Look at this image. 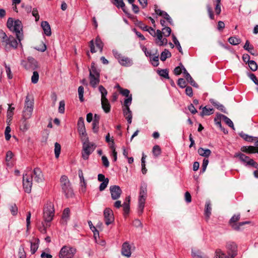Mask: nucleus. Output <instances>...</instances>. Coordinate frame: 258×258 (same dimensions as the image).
<instances>
[{"label": "nucleus", "mask_w": 258, "mask_h": 258, "mask_svg": "<svg viewBox=\"0 0 258 258\" xmlns=\"http://www.w3.org/2000/svg\"><path fill=\"white\" fill-rule=\"evenodd\" d=\"M7 25L10 30L16 33L17 38L20 42L23 38V26L21 21L18 19L14 21L13 18H9L7 21Z\"/></svg>", "instance_id": "1"}, {"label": "nucleus", "mask_w": 258, "mask_h": 258, "mask_svg": "<svg viewBox=\"0 0 258 258\" xmlns=\"http://www.w3.org/2000/svg\"><path fill=\"white\" fill-rule=\"evenodd\" d=\"M60 183L62 192L68 198L72 197L74 193L70 181L66 175H62L60 179Z\"/></svg>", "instance_id": "2"}, {"label": "nucleus", "mask_w": 258, "mask_h": 258, "mask_svg": "<svg viewBox=\"0 0 258 258\" xmlns=\"http://www.w3.org/2000/svg\"><path fill=\"white\" fill-rule=\"evenodd\" d=\"M54 215L53 204L48 201L44 205L43 209V218L45 222H50L53 219Z\"/></svg>", "instance_id": "3"}, {"label": "nucleus", "mask_w": 258, "mask_h": 258, "mask_svg": "<svg viewBox=\"0 0 258 258\" xmlns=\"http://www.w3.org/2000/svg\"><path fill=\"white\" fill-rule=\"evenodd\" d=\"M147 187L144 184L140 187L139 201H138V214L141 215L144 211L145 201L147 197Z\"/></svg>", "instance_id": "4"}, {"label": "nucleus", "mask_w": 258, "mask_h": 258, "mask_svg": "<svg viewBox=\"0 0 258 258\" xmlns=\"http://www.w3.org/2000/svg\"><path fill=\"white\" fill-rule=\"evenodd\" d=\"M98 89L101 94V101L102 108L105 113H108L110 111V105L106 98L107 91L102 85L99 86Z\"/></svg>", "instance_id": "5"}, {"label": "nucleus", "mask_w": 258, "mask_h": 258, "mask_svg": "<svg viewBox=\"0 0 258 258\" xmlns=\"http://www.w3.org/2000/svg\"><path fill=\"white\" fill-rule=\"evenodd\" d=\"M33 102L30 101L29 96H27L22 117L27 119L30 118L33 111Z\"/></svg>", "instance_id": "6"}, {"label": "nucleus", "mask_w": 258, "mask_h": 258, "mask_svg": "<svg viewBox=\"0 0 258 258\" xmlns=\"http://www.w3.org/2000/svg\"><path fill=\"white\" fill-rule=\"evenodd\" d=\"M113 54L114 56L118 60V62L122 66L130 67L133 64L131 58L122 55L116 50H113Z\"/></svg>", "instance_id": "7"}, {"label": "nucleus", "mask_w": 258, "mask_h": 258, "mask_svg": "<svg viewBox=\"0 0 258 258\" xmlns=\"http://www.w3.org/2000/svg\"><path fill=\"white\" fill-rule=\"evenodd\" d=\"M96 145L89 141L84 142L83 144V150L82 156L84 160H87L89 155L94 151Z\"/></svg>", "instance_id": "8"}, {"label": "nucleus", "mask_w": 258, "mask_h": 258, "mask_svg": "<svg viewBox=\"0 0 258 258\" xmlns=\"http://www.w3.org/2000/svg\"><path fill=\"white\" fill-rule=\"evenodd\" d=\"M1 43V46L3 47L6 51H8L11 48H17L18 44L17 41L12 36H7Z\"/></svg>", "instance_id": "9"}, {"label": "nucleus", "mask_w": 258, "mask_h": 258, "mask_svg": "<svg viewBox=\"0 0 258 258\" xmlns=\"http://www.w3.org/2000/svg\"><path fill=\"white\" fill-rule=\"evenodd\" d=\"M33 174L32 173L26 172L23 174V186L25 191L30 193L32 186Z\"/></svg>", "instance_id": "10"}, {"label": "nucleus", "mask_w": 258, "mask_h": 258, "mask_svg": "<svg viewBox=\"0 0 258 258\" xmlns=\"http://www.w3.org/2000/svg\"><path fill=\"white\" fill-rule=\"evenodd\" d=\"M77 250L73 247L63 246L59 253L60 258H72L76 253Z\"/></svg>", "instance_id": "11"}, {"label": "nucleus", "mask_w": 258, "mask_h": 258, "mask_svg": "<svg viewBox=\"0 0 258 258\" xmlns=\"http://www.w3.org/2000/svg\"><path fill=\"white\" fill-rule=\"evenodd\" d=\"M227 254L231 258H235L238 254L237 245L233 241H228L226 244Z\"/></svg>", "instance_id": "12"}, {"label": "nucleus", "mask_w": 258, "mask_h": 258, "mask_svg": "<svg viewBox=\"0 0 258 258\" xmlns=\"http://www.w3.org/2000/svg\"><path fill=\"white\" fill-rule=\"evenodd\" d=\"M105 223L107 225L111 224L114 220L113 211L110 208H106L103 213Z\"/></svg>", "instance_id": "13"}, {"label": "nucleus", "mask_w": 258, "mask_h": 258, "mask_svg": "<svg viewBox=\"0 0 258 258\" xmlns=\"http://www.w3.org/2000/svg\"><path fill=\"white\" fill-rule=\"evenodd\" d=\"M111 198L113 200L119 199L122 194V190L118 185H112L109 188Z\"/></svg>", "instance_id": "14"}, {"label": "nucleus", "mask_w": 258, "mask_h": 258, "mask_svg": "<svg viewBox=\"0 0 258 258\" xmlns=\"http://www.w3.org/2000/svg\"><path fill=\"white\" fill-rule=\"evenodd\" d=\"M33 178L37 182H41L43 180V174L41 170L39 168H35L33 170Z\"/></svg>", "instance_id": "15"}, {"label": "nucleus", "mask_w": 258, "mask_h": 258, "mask_svg": "<svg viewBox=\"0 0 258 258\" xmlns=\"http://www.w3.org/2000/svg\"><path fill=\"white\" fill-rule=\"evenodd\" d=\"M121 253L122 255L130 257L131 255V246L128 242H125L123 243L121 248Z\"/></svg>", "instance_id": "16"}, {"label": "nucleus", "mask_w": 258, "mask_h": 258, "mask_svg": "<svg viewBox=\"0 0 258 258\" xmlns=\"http://www.w3.org/2000/svg\"><path fill=\"white\" fill-rule=\"evenodd\" d=\"M181 67H183V73L185 75V78L186 81L188 82H189L190 84V85H191L192 86L197 88L198 87V84L194 80V79L192 78L190 74L187 72L186 70L185 69L184 66L181 65Z\"/></svg>", "instance_id": "17"}, {"label": "nucleus", "mask_w": 258, "mask_h": 258, "mask_svg": "<svg viewBox=\"0 0 258 258\" xmlns=\"http://www.w3.org/2000/svg\"><path fill=\"white\" fill-rule=\"evenodd\" d=\"M90 84L93 87L96 88L100 82V76H95L89 73Z\"/></svg>", "instance_id": "18"}, {"label": "nucleus", "mask_w": 258, "mask_h": 258, "mask_svg": "<svg viewBox=\"0 0 258 258\" xmlns=\"http://www.w3.org/2000/svg\"><path fill=\"white\" fill-rule=\"evenodd\" d=\"M41 26L43 29L44 34L46 36H50L51 35L50 26L48 22L42 21L41 22Z\"/></svg>", "instance_id": "19"}, {"label": "nucleus", "mask_w": 258, "mask_h": 258, "mask_svg": "<svg viewBox=\"0 0 258 258\" xmlns=\"http://www.w3.org/2000/svg\"><path fill=\"white\" fill-rule=\"evenodd\" d=\"M27 118H25L24 117L21 118V125L20 126V130L23 132L27 131L30 127V123L28 121Z\"/></svg>", "instance_id": "20"}, {"label": "nucleus", "mask_w": 258, "mask_h": 258, "mask_svg": "<svg viewBox=\"0 0 258 258\" xmlns=\"http://www.w3.org/2000/svg\"><path fill=\"white\" fill-rule=\"evenodd\" d=\"M243 48L247 51L249 53H250L251 55H256V53L255 51L254 50V47L252 45L250 44V42L248 40H246L244 45L243 46Z\"/></svg>", "instance_id": "21"}, {"label": "nucleus", "mask_w": 258, "mask_h": 258, "mask_svg": "<svg viewBox=\"0 0 258 258\" xmlns=\"http://www.w3.org/2000/svg\"><path fill=\"white\" fill-rule=\"evenodd\" d=\"M191 256L193 258H208V257L204 254L201 251L196 249H192Z\"/></svg>", "instance_id": "22"}, {"label": "nucleus", "mask_w": 258, "mask_h": 258, "mask_svg": "<svg viewBox=\"0 0 258 258\" xmlns=\"http://www.w3.org/2000/svg\"><path fill=\"white\" fill-rule=\"evenodd\" d=\"M100 116L95 114L92 123V129L94 133H97L98 131Z\"/></svg>", "instance_id": "23"}, {"label": "nucleus", "mask_w": 258, "mask_h": 258, "mask_svg": "<svg viewBox=\"0 0 258 258\" xmlns=\"http://www.w3.org/2000/svg\"><path fill=\"white\" fill-rule=\"evenodd\" d=\"M123 115L127 120L128 124H131L132 121V113L130 108L123 109Z\"/></svg>", "instance_id": "24"}, {"label": "nucleus", "mask_w": 258, "mask_h": 258, "mask_svg": "<svg viewBox=\"0 0 258 258\" xmlns=\"http://www.w3.org/2000/svg\"><path fill=\"white\" fill-rule=\"evenodd\" d=\"M241 151L248 154L254 153L257 151L256 147L254 146H243L241 148Z\"/></svg>", "instance_id": "25"}, {"label": "nucleus", "mask_w": 258, "mask_h": 258, "mask_svg": "<svg viewBox=\"0 0 258 258\" xmlns=\"http://www.w3.org/2000/svg\"><path fill=\"white\" fill-rule=\"evenodd\" d=\"M198 153L200 156L204 157L205 158H208L210 156L211 154V151L210 149H205L202 147H200L199 148L198 150Z\"/></svg>", "instance_id": "26"}, {"label": "nucleus", "mask_w": 258, "mask_h": 258, "mask_svg": "<svg viewBox=\"0 0 258 258\" xmlns=\"http://www.w3.org/2000/svg\"><path fill=\"white\" fill-rule=\"evenodd\" d=\"M214 258H231L221 249H217L215 252Z\"/></svg>", "instance_id": "27"}, {"label": "nucleus", "mask_w": 258, "mask_h": 258, "mask_svg": "<svg viewBox=\"0 0 258 258\" xmlns=\"http://www.w3.org/2000/svg\"><path fill=\"white\" fill-rule=\"evenodd\" d=\"M39 239H35L34 242H31V252L32 254H34L38 248Z\"/></svg>", "instance_id": "28"}, {"label": "nucleus", "mask_w": 258, "mask_h": 258, "mask_svg": "<svg viewBox=\"0 0 258 258\" xmlns=\"http://www.w3.org/2000/svg\"><path fill=\"white\" fill-rule=\"evenodd\" d=\"M89 73H91L93 75L100 76V71L97 69L94 62L91 63V68L89 69Z\"/></svg>", "instance_id": "29"}, {"label": "nucleus", "mask_w": 258, "mask_h": 258, "mask_svg": "<svg viewBox=\"0 0 258 258\" xmlns=\"http://www.w3.org/2000/svg\"><path fill=\"white\" fill-rule=\"evenodd\" d=\"M77 126L78 132L86 131L84 121L83 117H81L79 118L77 123Z\"/></svg>", "instance_id": "30"}, {"label": "nucleus", "mask_w": 258, "mask_h": 258, "mask_svg": "<svg viewBox=\"0 0 258 258\" xmlns=\"http://www.w3.org/2000/svg\"><path fill=\"white\" fill-rule=\"evenodd\" d=\"M212 207L210 201H207L205 205V215L207 218H209L211 214Z\"/></svg>", "instance_id": "31"}, {"label": "nucleus", "mask_w": 258, "mask_h": 258, "mask_svg": "<svg viewBox=\"0 0 258 258\" xmlns=\"http://www.w3.org/2000/svg\"><path fill=\"white\" fill-rule=\"evenodd\" d=\"M171 56V54L170 52V51L167 49H165L162 52L160 56V59L164 61H165L167 58H169Z\"/></svg>", "instance_id": "32"}, {"label": "nucleus", "mask_w": 258, "mask_h": 258, "mask_svg": "<svg viewBox=\"0 0 258 258\" xmlns=\"http://www.w3.org/2000/svg\"><path fill=\"white\" fill-rule=\"evenodd\" d=\"M213 113V109L211 108H207V106L203 108L202 111L200 113L201 116L205 115H210Z\"/></svg>", "instance_id": "33"}, {"label": "nucleus", "mask_w": 258, "mask_h": 258, "mask_svg": "<svg viewBox=\"0 0 258 258\" xmlns=\"http://www.w3.org/2000/svg\"><path fill=\"white\" fill-rule=\"evenodd\" d=\"M27 60L30 66L33 69H35L38 67V62L33 57L29 56L27 58Z\"/></svg>", "instance_id": "34"}, {"label": "nucleus", "mask_w": 258, "mask_h": 258, "mask_svg": "<svg viewBox=\"0 0 258 258\" xmlns=\"http://www.w3.org/2000/svg\"><path fill=\"white\" fill-rule=\"evenodd\" d=\"M235 157H238L241 161L246 163H247L248 161L250 159L248 156H247L241 153H236L235 155Z\"/></svg>", "instance_id": "35"}, {"label": "nucleus", "mask_w": 258, "mask_h": 258, "mask_svg": "<svg viewBox=\"0 0 258 258\" xmlns=\"http://www.w3.org/2000/svg\"><path fill=\"white\" fill-rule=\"evenodd\" d=\"M152 153L153 156L156 158L160 156L161 154V149L159 145H155L152 149Z\"/></svg>", "instance_id": "36"}, {"label": "nucleus", "mask_w": 258, "mask_h": 258, "mask_svg": "<svg viewBox=\"0 0 258 258\" xmlns=\"http://www.w3.org/2000/svg\"><path fill=\"white\" fill-rule=\"evenodd\" d=\"M228 42L233 45H236L241 42V40L236 37H230L228 39Z\"/></svg>", "instance_id": "37"}, {"label": "nucleus", "mask_w": 258, "mask_h": 258, "mask_svg": "<svg viewBox=\"0 0 258 258\" xmlns=\"http://www.w3.org/2000/svg\"><path fill=\"white\" fill-rule=\"evenodd\" d=\"M239 135L240 137L243 138L245 141L247 142H251L254 140V137L249 136L243 132H241L239 134Z\"/></svg>", "instance_id": "38"}, {"label": "nucleus", "mask_w": 258, "mask_h": 258, "mask_svg": "<svg viewBox=\"0 0 258 258\" xmlns=\"http://www.w3.org/2000/svg\"><path fill=\"white\" fill-rule=\"evenodd\" d=\"M115 2L114 3V4L117 7V8H121L122 10V11L126 13L125 10V4L123 1V0H114Z\"/></svg>", "instance_id": "39"}, {"label": "nucleus", "mask_w": 258, "mask_h": 258, "mask_svg": "<svg viewBox=\"0 0 258 258\" xmlns=\"http://www.w3.org/2000/svg\"><path fill=\"white\" fill-rule=\"evenodd\" d=\"M221 116H225L222 114L217 113L216 117L215 118V124L218 126L220 128H222V125L221 123V120H223V117Z\"/></svg>", "instance_id": "40"}, {"label": "nucleus", "mask_w": 258, "mask_h": 258, "mask_svg": "<svg viewBox=\"0 0 258 258\" xmlns=\"http://www.w3.org/2000/svg\"><path fill=\"white\" fill-rule=\"evenodd\" d=\"M95 44L99 49L100 51L102 52L104 44L99 36H97L95 39Z\"/></svg>", "instance_id": "41"}, {"label": "nucleus", "mask_w": 258, "mask_h": 258, "mask_svg": "<svg viewBox=\"0 0 258 258\" xmlns=\"http://www.w3.org/2000/svg\"><path fill=\"white\" fill-rule=\"evenodd\" d=\"M249 223V222L246 221L239 222L238 223H234L232 225V228L235 230H239L240 229V227L243 226L245 224H248Z\"/></svg>", "instance_id": "42"}, {"label": "nucleus", "mask_w": 258, "mask_h": 258, "mask_svg": "<svg viewBox=\"0 0 258 258\" xmlns=\"http://www.w3.org/2000/svg\"><path fill=\"white\" fill-rule=\"evenodd\" d=\"M158 74L165 79H169L168 71L167 69H162L158 71Z\"/></svg>", "instance_id": "43"}, {"label": "nucleus", "mask_w": 258, "mask_h": 258, "mask_svg": "<svg viewBox=\"0 0 258 258\" xmlns=\"http://www.w3.org/2000/svg\"><path fill=\"white\" fill-rule=\"evenodd\" d=\"M163 34L162 33V31L160 30H157V34L156 36H157V38L155 39V43L157 45H159L160 43V42L162 41V39H163Z\"/></svg>", "instance_id": "44"}, {"label": "nucleus", "mask_w": 258, "mask_h": 258, "mask_svg": "<svg viewBox=\"0 0 258 258\" xmlns=\"http://www.w3.org/2000/svg\"><path fill=\"white\" fill-rule=\"evenodd\" d=\"M213 105L216 107L218 109L221 110L222 112L226 113V111L224 107V106L220 104L218 102H211Z\"/></svg>", "instance_id": "45"}, {"label": "nucleus", "mask_w": 258, "mask_h": 258, "mask_svg": "<svg viewBox=\"0 0 258 258\" xmlns=\"http://www.w3.org/2000/svg\"><path fill=\"white\" fill-rule=\"evenodd\" d=\"M240 217V214H235L233 215V216L230 219L229 221V223L231 227L232 225L234 223H237L236 222L239 220Z\"/></svg>", "instance_id": "46"}, {"label": "nucleus", "mask_w": 258, "mask_h": 258, "mask_svg": "<svg viewBox=\"0 0 258 258\" xmlns=\"http://www.w3.org/2000/svg\"><path fill=\"white\" fill-rule=\"evenodd\" d=\"M172 36L173 41L175 45H176V46L177 47L178 50L180 53H182V48L178 40L177 39L176 36L174 34H172Z\"/></svg>", "instance_id": "47"}, {"label": "nucleus", "mask_w": 258, "mask_h": 258, "mask_svg": "<svg viewBox=\"0 0 258 258\" xmlns=\"http://www.w3.org/2000/svg\"><path fill=\"white\" fill-rule=\"evenodd\" d=\"M9 209L14 216L16 215L18 213V208L15 204H12L9 205Z\"/></svg>", "instance_id": "48"}, {"label": "nucleus", "mask_w": 258, "mask_h": 258, "mask_svg": "<svg viewBox=\"0 0 258 258\" xmlns=\"http://www.w3.org/2000/svg\"><path fill=\"white\" fill-rule=\"evenodd\" d=\"M132 101V95H130L128 97L126 98L123 102L124 108H130L129 106L131 104Z\"/></svg>", "instance_id": "49"}, {"label": "nucleus", "mask_w": 258, "mask_h": 258, "mask_svg": "<svg viewBox=\"0 0 258 258\" xmlns=\"http://www.w3.org/2000/svg\"><path fill=\"white\" fill-rule=\"evenodd\" d=\"M223 117V120L225 122V123L230 127H231L233 130H235L233 122L231 121L230 119H229L226 116H221Z\"/></svg>", "instance_id": "50"}, {"label": "nucleus", "mask_w": 258, "mask_h": 258, "mask_svg": "<svg viewBox=\"0 0 258 258\" xmlns=\"http://www.w3.org/2000/svg\"><path fill=\"white\" fill-rule=\"evenodd\" d=\"M61 150V146L58 143H55L54 146V153L56 158H58Z\"/></svg>", "instance_id": "51"}, {"label": "nucleus", "mask_w": 258, "mask_h": 258, "mask_svg": "<svg viewBox=\"0 0 258 258\" xmlns=\"http://www.w3.org/2000/svg\"><path fill=\"white\" fill-rule=\"evenodd\" d=\"M171 29L170 27H167V26H165L163 29H162V34L165 36V37H168L170 34H171Z\"/></svg>", "instance_id": "52"}, {"label": "nucleus", "mask_w": 258, "mask_h": 258, "mask_svg": "<svg viewBox=\"0 0 258 258\" xmlns=\"http://www.w3.org/2000/svg\"><path fill=\"white\" fill-rule=\"evenodd\" d=\"M81 137V140L84 142L89 141V138L87 136L86 131L79 132Z\"/></svg>", "instance_id": "53"}, {"label": "nucleus", "mask_w": 258, "mask_h": 258, "mask_svg": "<svg viewBox=\"0 0 258 258\" xmlns=\"http://www.w3.org/2000/svg\"><path fill=\"white\" fill-rule=\"evenodd\" d=\"M207 10L208 11V13L209 14V16L211 20L215 19V16L213 12L212 8L210 5H207L206 6Z\"/></svg>", "instance_id": "54"}, {"label": "nucleus", "mask_w": 258, "mask_h": 258, "mask_svg": "<svg viewBox=\"0 0 258 258\" xmlns=\"http://www.w3.org/2000/svg\"><path fill=\"white\" fill-rule=\"evenodd\" d=\"M110 148L112 150V156L113 158V161L115 162L117 160V152L115 151V148L114 147V143L113 141H112V145L110 146Z\"/></svg>", "instance_id": "55"}, {"label": "nucleus", "mask_w": 258, "mask_h": 258, "mask_svg": "<svg viewBox=\"0 0 258 258\" xmlns=\"http://www.w3.org/2000/svg\"><path fill=\"white\" fill-rule=\"evenodd\" d=\"M39 80V74L37 71H34L31 77V82L34 84L38 82Z\"/></svg>", "instance_id": "56"}, {"label": "nucleus", "mask_w": 258, "mask_h": 258, "mask_svg": "<svg viewBox=\"0 0 258 258\" xmlns=\"http://www.w3.org/2000/svg\"><path fill=\"white\" fill-rule=\"evenodd\" d=\"M158 6L156 5H154L155 12L156 14L160 16L163 17L167 13L166 12L158 9Z\"/></svg>", "instance_id": "57"}, {"label": "nucleus", "mask_w": 258, "mask_h": 258, "mask_svg": "<svg viewBox=\"0 0 258 258\" xmlns=\"http://www.w3.org/2000/svg\"><path fill=\"white\" fill-rule=\"evenodd\" d=\"M248 64L251 71H255L257 69V65L254 60H251Z\"/></svg>", "instance_id": "58"}, {"label": "nucleus", "mask_w": 258, "mask_h": 258, "mask_svg": "<svg viewBox=\"0 0 258 258\" xmlns=\"http://www.w3.org/2000/svg\"><path fill=\"white\" fill-rule=\"evenodd\" d=\"M122 206L123 207L124 215L125 216L126 215H127L129 214L130 210V206L128 204L123 203L122 204Z\"/></svg>", "instance_id": "59"}, {"label": "nucleus", "mask_w": 258, "mask_h": 258, "mask_svg": "<svg viewBox=\"0 0 258 258\" xmlns=\"http://www.w3.org/2000/svg\"><path fill=\"white\" fill-rule=\"evenodd\" d=\"M108 182H109V179L108 178H106V180L105 181H104L103 182H102L100 186H99V190L100 191H103L104 190L106 187H107L108 184Z\"/></svg>", "instance_id": "60"}, {"label": "nucleus", "mask_w": 258, "mask_h": 258, "mask_svg": "<svg viewBox=\"0 0 258 258\" xmlns=\"http://www.w3.org/2000/svg\"><path fill=\"white\" fill-rule=\"evenodd\" d=\"M11 131V130L10 126H7L6 128L5 132V138L7 141H9L11 137V136L10 134Z\"/></svg>", "instance_id": "61"}, {"label": "nucleus", "mask_w": 258, "mask_h": 258, "mask_svg": "<svg viewBox=\"0 0 258 258\" xmlns=\"http://www.w3.org/2000/svg\"><path fill=\"white\" fill-rule=\"evenodd\" d=\"M177 85L181 88H184L186 86V82L183 78H179L178 80Z\"/></svg>", "instance_id": "62"}, {"label": "nucleus", "mask_w": 258, "mask_h": 258, "mask_svg": "<svg viewBox=\"0 0 258 258\" xmlns=\"http://www.w3.org/2000/svg\"><path fill=\"white\" fill-rule=\"evenodd\" d=\"M150 59L153 61L152 64L154 66L157 67L159 64V56L156 55L153 57H151Z\"/></svg>", "instance_id": "63"}, {"label": "nucleus", "mask_w": 258, "mask_h": 258, "mask_svg": "<svg viewBox=\"0 0 258 258\" xmlns=\"http://www.w3.org/2000/svg\"><path fill=\"white\" fill-rule=\"evenodd\" d=\"M70 210L69 208H67L64 209L62 215L63 219H68L70 216Z\"/></svg>", "instance_id": "64"}]
</instances>
